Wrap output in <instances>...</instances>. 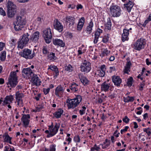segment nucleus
I'll use <instances>...</instances> for the list:
<instances>
[{
    "label": "nucleus",
    "mask_w": 151,
    "mask_h": 151,
    "mask_svg": "<svg viewBox=\"0 0 151 151\" xmlns=\"http://www.w3.org/2000/svg\"><path fill=\"white\" fill-rule=\"evenodd\" d=\"M53 26L54 28L59 32L62 31L63 29V26L58 20L55 19L54 21Z\"/></svg>",
    "instance_id": "obj_13"
},
{
    "label": "nucleus",
    "mask_w": 151,
    "mask_h": 151,
    "mask_svg": "<svg viewBox=\"0 0 151 151\" xmlns=\"http://www.w3.org/2000/svg\"><path fill=\"white\" fill-rule=\"evenodd\" d=\"M86 109V108L85 106H83L82 107V109L80 110L79 111L80 114L81 115L84 114L85 113Z\"/></svg>",
    "instance_id": "obj_46"
},
{
    "label": "nucleus",
    "mask_w": 151,
    "mask_h": 151,
    "mask_svg": "<svg viewBox=\"0 0 151 151\" xmlns=\"http://www.w3.org/2000/svg\"><path fill=\"white\" fill-rule=\"evenodd\" d=\"M83 47V46H82V47H79V49L78 51V55H81L83 53L85 52V50H82V47Z\"/></svg>",
    "instance_id": "obj_42"
},
{
    "label": "nucleus",
    "mask_w": 151,
    "mask_h": 151,
    "mask_svg": "<svg viewBox=\"0 0 151 151\" xmlns=\"http://www.w3.org/2000/svg\"><path fill=\"white\" fill-rule=\"evenodd\" d=\"M52 41L53 44L56 45H58L61 47H64L65 46V44L63 41L58 38L53 39Z\"/></svg>",
    "instance_id": "obj_22"
},
{
    "label": "nucleus",
    "mask_w": 151,
    "mask_h": 151,
    "mask_svg": "<svg viewBox=\"0 0 151 151\" xmlns=\"http://www.w3.org/2000/svg\"><path fill=\"white\" fill-rule=\"evenodd\" d=\"M145 39L143 38H140L138 39L134 43V47L135 50H140L143 49L146 45Z\"/></svg>",
    "instance_id": "obj_9"
},
{
    "label": "nucleus",
    "mask_w": 151,
    "mask_h": 151,
    "mask_svg": "<svg viewBox=\"0 0 151 151\" xmlns=\"http://www.w3.org/2000/svg\"><path fill=\"white\" fill-rule=\"evenodd\" d=\"M41 97V94H38L37 95V96H35V98L37 101H39Z\"/></svg>",
    "instance_id": "obj_64"
},
{
    "label": "nucleus",
    "mask_w": 151,
    "mask_h": 151,
    "mask_svg": "<svg viewBox=\"0 0 151 151\" xmlns=\"http://www.w3.org/2000/svg\"><path fill=\"white\" fill-rule=\"evenodd\" d=\"M82 99L81 96L80 95H78L75 99L70 100H67V102L68 103L67 106L68 109L75 108L79 104L81 101Z\"/></svg>",
    "instance_id": "obj_3"
},
{
    "label": "nucleus",
    "mask_w": 151,
    "mask_h": 151,
    "mask_svg": "<svg viewBox=\"0 0 151 151\" xmlns=\"http://www.w3.org/2000/svg\"><path fill=\"white\" fill-rule=\"evenodd\" d=\"M130 68L125 67V69L124 70V72L125 73L128 74L129 72L130 71Z\"/></svg>",
    "instance_id": "obj_57"
},
{
    "label": "nucleus",
    "mask_w": 151,
    "mask_h": 151,
    "mask_svg": "<svg viewBox=\"0 0 151 151\" xmlns=\"http://www.w3.org/2000/svg\"><path fill=\"white\" fill-rule=\"evenodd\" d=\"M22 72L24 77L27 79H29L34 75L32 70L29 68L23 69Z\"/></svg>",
    "instance_id": "obj_12"
},
{
    "label": "nucleus",
    "mask_w": 151,
    "mask_h": 151,
    "mask_svg": "<svg viewBox=\"0 0 151 151\" xmlns=\"http://www.w3.org/2000/svg\"><path fill=\"white\" fill-rule=\"evenodd\" d=\"M17 1L20 3H27L30 0H17Z\"/></svg>",
    "instance_id": "obj_59"
},
{
    "label": "nucleus",
    "mask_w": 151,
    "mask_h": 151,
    "mask_svg": "<svg viewBox=\"0 0 151 151\" xmlns=\"http://www.w3.org/2000/svg\"><path fill=\"white\" fill-rule=\"evenodd\" d=\"M134 6L133 3L131 1H129L127 3L124 4V6L126 8L127 11L129 12Z\"/></svg>",
    "instance_id": "obj_24"
},
{
    "label": "nucleus",
    "mask_w": 151,
    "mask_h": 151,
    "mask_svg": "<svg viewBox=\"0 0 151 151\" xmlns=\"http://www.w3.org/2000/svg\"><path fill=\"white\" fill-rule=\"evenodd\" d=\"M65 69L66 70L69 72H72L73 70V68L71 65L69 64L68 65L65 66Z\"/></svg>",
    "instance_id": "obj_38"
},
{
    "label": "nucleus",
    "mask_w": 151,
    "mask_h": 151,
    "mask_svg": "<svg viewBox=\"0 0 151 151\" xmlns=\"http://www.w3.org/2000/svg\"><path fill=\"white\" fill-rule=\"evenodd\" d=\"M145 85V82L143 81L140 83L139 86V90L140 91H142L143 90L144 87Z\"/></svg>",
    "instance_id": "obj_49"
},
{
    "label": "nucleus",
    "mask_w": 151,
    "mask_h": 151,
    "mask_svg": "<svg viewBox=\"0 0 151 151\" xmlns=\"http://www.w3.org/2000/svg\"><path fill=\"white\" fill-rule=\"evenodd\" d=\"M74 140L75 142H80V139L78 136H75L74 138Z\"/></svg>",
    "instance_id": "obj_56"
},
{
    "label": "nucleus",
    "mask_w": 151,
    "mask_h": 151,
    "mask_svg": "<svg viewBox=\"0 0 151 151\" xmlns=\"http://www.w3.org/2000/svg\"><path fill=\"white\" fill-rule=\"evenodd\" d=\"M121 14L120 7L116 5L112 4L110 7L109 14L113 17H118Z\"/></svg>",
    "instance_id": "obj_2"
},
{
    "label": "nucleus",
    "mask_w": 151,
    "mask_h": 151,
    "mask_svg": "<svg viewBox=\"0 0 151 151\" xmlns=\"http://www.w3.org/2000/svg\"><path fill=\"white\" fill-rule=\"evenodd\" d=\"M85 21V19L83 17H82L80 19L77 27L78 30L80 31L82 29L84 24Z\"/></svg>",
    "instance_id": "obj_27"
},
{
    "label": "nucleus",
    "mask_w": 151,
    "mask_h": 151,
    "mask_svg": "<svg viewBox=\"0 0 151 151\" xmlns=\"http://www.w3.org/2000/svg\"><path fill=\"white\" fill-rule=\"evenodd\" d=\"M110 53V51L107 49H105L102 51V54L103 56L107 55Z\"/></svg>",
    "instance_id": "obj_48"
},
{
    "label": "nucleus",
    "mask_w": 151,
    "mask_h": 151,
    "mask_svg": "<svg viewBox=\"0 0 151 151\" xmlns=\"http://www.w3.org/2000/svg\"><path fill=\"white\" fill-rule=\"evenodd\" d=\"M65 20L67 23L69 24L70 27L72 26L75 23V18L72 16H68L65 18Z\"/></svg>",
    "instance_id": "obj_23"
},
{
    "label": "nucleus",
    "mask_w": 151,
    "mask_h": 151,
    "mask_svg": "<svg viewBox=\"0 0 151 151\" xmlns=\"http://www.w3.org/2000/svg\"><path fill=\"white\" fill-rule=\"evenodd\" d=\"M93 26V22L92 20H91L90 22L86 28V29L92 32V27Z\"/></svg>",
    "instance_id": "obj_34"
},
{
    "label": "nucleus",
    "mask_w": 151,
    "mask_h": 151,
    "mask_svg": "<svg viewBox=\"0 0 151 151\" xmlns=\"http://www.w3.org/2000/svg\"><path fill=\"white\" fill-rule=\"evenodd\" d=\"M143 131L144 132H146L148 136H149L151 134V129L150 128H144Z\"/></svg>",
    "instance_id": "obj_41"
},
{
    "label": "nucleus",
    "mask_w": 151,
    "mask_h": 151,
    "mask_svg": "<svg viewBox=\"0 0 151 151\" xmlns=\"http://www.w3.org/2000/svg\"><path fill=\"white\" fill-rule=\"evenodd\" d=\"M4 151H15V150L13 147L7 146L5 147Z\"/></svg>",
    "instance_id": "obj_39"
},
{
    "label": "nucleus",
    "mask_w": 151,
    "mask_h": 151,
    "mask_svg": "<svg viewBox=\"0 0 151 151\" xmlns=\"http://www.w3.org/2000/svg\"><path fill=\"white\" fill-rule=\"evenodd\" d=\"M129 128V127L128 126H126L124 128L121 129V133L122 134H123V133L126 131H127V129Z\"/></svg>",
    "instance_id": "obj_54"
},
{
    "label": "nucleus",
    "mask_w": 151,
    "mask_h": 151,
    "mask_svg": "<svg viewBox=\"0 0 151 151\" xmlns=\"http://www.w3.org/2000/svg\"><path fill=\"white\" fill-rule=\"evenodd\" d=\"M40 33L38 32H36L30 36V40L33 42L36 43L39 39Z\"/></svg>",
    "instance_id": "obj_20"
},
{
    "label": "nucleus",
    "mask_w": 151,
    "mask_h": 151,
    "mask_svg": "<svg viewBox=\"0 0 151 151\" xmlns=\"http://www.w3.org/2000/svg\"><path fill=\"white\" fill-rule=\"evenodd\" d=\"M26 21L24 17L17 16V18L16 24L14 25V29L16 31H19L22 30L25 25Z\"/></svg>",
    "instance_id": "obj_4"
},
{
    "label": "nucleus",
    "mask_w": 151,
    "mask_h": 151,
    "mask_svg": "<svg viewBox=\"0 0 151 151\" xmlns=\"http://www.w3.org/2000/svg\"><path fill=\"white\" fill-rule=\"evenodd\" d=\"M43 36L45 38L46 42L49 43L51 41L52 34L51 29L47 28L43 32Z\"/></svg>",
    "instance_id": "obj_10"
},
{
    "label": "nucleus",
    "mask_w": 151,
    "mask_h": 151,
    "mask_svg": "<svg viewBox=\"0 0 151 151\" xmlns=\"http://www.w3.org/2000/svg\"><path fill=\"white\" fill-rule=\"evenodd\" d=\"M134 100V97L133 96H127L126 97L123 98V100L124 102L128 103L130 102H132Z\"/></svg>",
    "instance_id": "obj_31"
},
{
    "label": "nucleus",
    "mask_w": 151,
    "mask_h": 151,
    "mask_svg": "<svg viewBox=\"0 0 151 151\" xmlns=\"http://www.w3.org/2000/svg\"><path fill=\"white\" fill-rule=\"evenodd\" d=\"M91 68V63L86 60H84L81 65V71L87 73L90 71Z\"/></svg>",
    "instance_id": "obj_7"
},
{
    "label": "nucleus",
    "mask_w": 151,
    "mask_h": 151,
    "mask_svg": "<svg viewBox=\"0 0 151 151\" xmlns=\"http://www.w3.org/2000/svg\"><path fill=\"white\" fill-rule=\"evenodd\" d=\"M7 15L8 17L12 18L15 15L17 11V6L12 1H8L7 4Z\"/></svg>",
    "instance_id": "obj_1"
},
{
    "label": "nucleus",
    "mask_w": 151,
    "mask_h": 151,
    "mask_svg": "<svg viewBox=\"0 0 151 151\" xmlns=\"http://www.w3.org/2000/svg\"><path fill=\"white\" fill-rule=\"evenodd\" d=\"M47 57L48 59L52 61L57 60V58L55 56V53L53 52H50V53L49 54L47 55Z\"/></svg>",
    "instance_id": "obj_29"
},
{
    "label": "nucleus",
    "mask_w": 151,
    "mask_h": 151,
    "mask_svg": "<svg viewBox=\"0 0 151 151\" xmlns=\"http://www.w3.org/2000/svg\"><path fill=\"white\" fill-rule=\"evenodd\" d=\"M15 95L16 100L22 99V98L24 96V94L22 93H20L19 91L15 93Z\"/></svg>",
    "instance_id": "obj_32"
},
{
    "label": "nucleus",
    "mask_w": 151,
    "mask_h": 151,
    "mask_svg": "<svg viewBox=\"0 0 151 151\" xmlns=\"http://www.w3.org/2000/svg\"><path fill=\"white\" fill-rule=\"evenodd\" d=\"M17 102V105L20 106H23V100L22 99L20 100H16Z\"/></svg>",
    "instance_id": "obj_51"
},
{
    "label": "nucleus",
    "mask_w": 151,
    "mask_h": 151,
    "mask_svg": "<svg viewBox=\"0 0 151 151\" xmlns=\"http://www.w3.org/2000/svg\"><path fill=\"white\" fill-rule=\"evenodd\" d=\"M111 22L109 18L107 19V23L106 24V28L109 30H111Z\"/></svg>",
    "instance_id": "obj_33"
},
{
    "label": "nucleus",
    "mask_w": 151,
    "mask_h": 151,
    "mask_svg": "<svg viewBox=\"0 0 151 151\" xmlns=\"http://www.w3.org/2000/svg\"><path fill=\"white\" fill-rule=\"evenodd\" d=\"M63 110L61 109H59L58 111L54 114L55 116L57 118H59L60 117L62 114L63 113Z\"/></svg>",
    "instance_id": "obj_30"
},
{
    "label": "nucleus",
    "mask_w": 151,
    "mask_h": 151,
    "mask_svg": "<svg viewBox=\"0 0 151 151\" xmlns=\"http://www.w3.org/2000/svg\"><path fill=\"white\" fill-rule=\"evenodd\" d=\"M91 32L86 29L83 32V35L84 36L88 37Z\"/></svg>",
    "instance_id": "obj_45"
},
{
    "label": "nucleus",
    "mask_w": 151,
    "mask_h": 151,
    "mask_svg": "<svg viewBox=\"0 0 151 151\" xmlns=\"http://www.w3.org/2000/svg\"><path fill=\"white\" fill-rule=\"evenodd\" d=\"M14 97L12 95L7 96H6L3 100V105L5 106L8 104H10L12 103L14 100Z\"/></svg>",
    "instance_id": "obj_17"
},
{
    "label": "nucleus",
    "mask_w": 151,
    "mask_h": 151,
    "mask_svg": "<svg viewBox=\"0 0 151 151\" xmlns=\"http://www.w3.org/2000/svg\"><path fill=\"white\" fill-rule=\"evenodd\" d=\"M96 73L99 77H102L104 76L105 73V71L99 70L97 71Z\"/></svg>",
    "instance_id": "obj_35"
},
{
    "label": "nucleus",
    "mask_w": 151,
    "mask_h": 151,
    "mask_svg": "<svg viewBox=\"0 0 151 151\" xmlns=\"http://www.w3.org/2000/svg\"><path fill=\"white\" fill-rule=\"evenodd\" d=\"M132 29L131 28H130L129 29H127L126 28L124 29L123 32L122 34V40L123 42L128 40L129 31L130 30H131Z\"/></svg>",
    "instance_id": "obj_15"
},
{
    "label": "nucleus",
    "mask_w": 151,
    "mask_h": 151,
    "mask_svg": "<svg viewBox=\"0 0 151 151\" xmlns=\"http://www.w3.org/2000/svg\"><path fill=\"white\" fill-rule=\"evenodd\" d=\"M29 35L28 33L24 34L22 38L18 43V47L21 49H22L24 46L27 44L29 40L28 37Z\"/></svg>",
    "instance_id": "obj_8"
},
{
    "label": "nucleus",
    "mask_w": 151,
    "mask_h": 151,
    "mask_svg": "<svg viewBox=\"0 0 151 151\" xmlns=\"http://www.w3.org/2000/svg\"><path fill=\"white\" fill-rule=\"evenodd\" d=\"M64 89L61 86H58L55 90V95L58 97H60L63 94Z\"/></svg>",
    "instance_id": "obj_16"
},
{
    "label": "nucleus",
    "mask_w": 151,
    "mask_h": 151,
    "mask_svg": "<svg viewBox=\"0 0 151 151\" xmlns=\"http://www.w3.org/2000/svg\"><path fill=\"white\" fill-rule=\"evenodd\" d=\"M99 38V37L96 36H95L94 39L93 41V42L94 43L96 44Z\"/></svg>",
    "instance_id": "obj_63"
},
{
    "label": "nucleus",
    "mask_w": 151,
    "mask_h": 151,
    "mask_svg": "<svg viewBox=\"0 0 151 151\" xmlns=\"http://www.w3.org/2000/svg\"><path fill=\"white\" fill-rule=\"evenodd\" d=\"M131 65V63L130 61H128L125 67L128 68H130V65Z\"/></svg>",
    "instance_id": "obj_62"
},
{
    "label": "nucleus",
    "mask_w": 151,
    "mask_h": 151,
    "mask_svg": "<svg viewBox=\"0 0 151 151\" xmlns=\"http://www.w3.org/2000/svg\"><path fill=\"white\" fill-rule=\"evenodd\" d=\"M133 80V78L132 77H130L128 79L127 83L129 86H131L132 85Z\"/></svg>",
    "instance_id": "obj_47"
},
{
    "label": "nucleus",
    "mask_w": 151,
    "mask_h": 151,
    "mask_svg": "<svg viewBox=\"0 0 151 151\" xmlns=\"http://www.w3.org/2000/svg\"><path fill=\"white\" fill-rule=\"evenodd\" d=\"M78 85L74 83H72L70 86L69 88L73 92H76L78 90Z\"/></svg>",
    "instance_id": "obj_25"
},
{
    "label": "nucleus",
    "mask_w": 151,
    "mask_h": 151,
    "mask_svg": "<svg viewBox=\"0 0 151 151\" xmlns=\"http://www.w3.org/2000/svg\"><path fill=\"white\" fill-rule=\"evenodd\" d=\"M48 69H50L52 71L55 72L56 75L55 76H57L59 75V71L58 68L56 66L50 65L49 66Z\"/></svg>",
    "instance_id": "obj_28"
},
{
    "label": "nucleus",
    "mask_w": 151,
    "mask_h": 151,
    "mask_svg": "<svg viewBox=\"0 0 151 151\" xmlns=\"http://www.w3.org/2000/svg\"><path fill=\"white\" fill-rule=\"evenodd\" d=\"M103 149L109 148L110 146L109 142H104L102 144L100 145Z\"/></svg>",
    "instance_id": "obj_36"
},
{
    "label": "nucleus",
    "mask_w": 151,
    "mask_h": 151,
    "mask_svg": "<svg viewBox=\"0 0 151 151\" xmlns=\"http://www.w3.org/2000/svg\"><path fill=\"white\" fill-rule=\"evenodd\" d=\"M4 139V142H11L12 137H10L7 134H5L3 135Z\"/></svg>",
    "instance_id": "obj_37"
},
{
    "label": "nucleus",
    "mask_w": 151,
    "mask_h": 151,
    "mask_svg": "<svg viewBox=\"0 0 151 151\" xmlns=\"http://www.w3.org/2000/svg\"><path fill=\"white\" fill-rule=\"evenodd\" d=\"M50 90V88H43V91L45 94H47L49 92Z\"/></svg>",
    "instance_id": "obj_55"
},
{
    "label": "nucleus",
    "mask_w": 151,
    "mask_h": 151,
    "mask_svg": "<svg viewBox=\"0 0 151 151\" xmlns=\"http://www.w3.org/2000/svg\"><path fill=\"white\" fill-rule=\"evenodd\" d=\"M20 55L26 59H32L35 55L34 51L28 49H24L19 53Z\"/></svg>",
    "instance_id": "obj_5"
},
{
    "label": "nucleus",
    "mask_w": 151,
    "mask_h": 151,
    "mask_svg": "<svg viewBox=\"0 0 151 151\" xmlns=\"http://www.w3.org/2000/svg\"><path fill=\"white\" fill-rule=\"evenodd\" d=\"M120 134L119 132H118L117 130H116L114 134V136L116 137H117L119 136V135Z\"/></svg>",
    "instance_id": "obj_61"
},
{
    "label": "nucleus",
    "mask_w": 151,
    "mask_h": 151,
    "mask_svg": "<svg viewBox=\"0 0 151 151\" xmlns=\"http://www.w3.org/2000/svg\"><path fill=\"white\" fill-rule=\"evenodd\" d=\"M109 38V35L107 34L106 35H105L104 36L102 41L104 43H106L108 41Z\"/></svg>",
    "instance_id": "obj_43"
},
{
    "label": "nucleus",
    "mask_w": 151,
    "mask_h": 151,
    "mask_svg": "<svg viewBox=\"0 0 151 151\" xmlns=\"http://www.w3.org/2000/svg\"><path fill=\"white\" fill-rule=\"evenodd\" d=\"M106 68L105 65H103L101 66L99 70L105 71L106 70Z\"/></svg>",
    "instance_id": "obj_60"
},
{
    "label": "nucleus",
    "mask_w": 151,
    "mask_h": 151,
    "mask_svg": "<svg viewBox=\"0 0 151 151\" xmlns=\"http://www.w3.org/2000/svg\"><path fill=\"white\" fill-rule=\"evenodd\" d=\"M78 76L81 82L84 85H85L88 83L89 81L86 77L82 73H79L78 75Z\"/></svg>",
    "instance_id": "obj_21"
},
{
    "label": "nucleus",
    "mask_w": 151,
    "mask_h": 151,
    "mask_svg": "<svg viewBox=\"0 0 151 151\" xmlns=\"http://www.w3.org/2000/svg\"><path fill=\"white\" fill-rule=\"evenodd\" d=\"M0 14L4 16L6 15V13L2 8H0Z\"/></svg>",
    "instance_id": "obj_53"
},
{
    "label": "nucleus",
    "mask_w": 151,
    "mask_h": 151,
    "mask_svg": "<svg viewBox=\"0 0 151 151\" xmlns=\"http://www.w3.org/2000/svg\"><path fill=\"white\" fill-rule=\"evenodd\" d=\"M30 118V116L29 114L23 115L21 119V120L25 127H28L30 121L29 119Z\"/></svg>",
    "instance_id": "obj_14"
},
{
    "label": "nucleus",
    "mask_w": 151,
    "mask_h": 151,
    "mask_svg": "<svg viewBox=\"0 0 151 151\" xmlns=\"http://www.w3.org/2000/svg\"><path fill=\"white\" fill-rule=\"evenodd\" d=\"M17 75H16L15 72H11L10 76L8 79V82L7 84L9 87L10 85L11 87H15L17 83Z\"/></svg>",
    "instance_id": "obj_6"
},
{
    "label": "nucleus",
    "mask_w": 151,
    "mask_h": 151,
    "mask_svg": "<svg viewBox=\"0 0 151 151\" xmlns=\"http://www.w3.org/2000/svg\"><path fill=\"white\" fill-rule=\"evenodd\" d=\"M53 125L52 123V124L49 126V129L50 133L48 135V137H51L53 136L57 133L59 128V125L58 124L56 123L54 127L53 128Z\"/></svg>",
    "instance_id": "obj_11"
},
{
    "label": "nucleus",
    "mask_w": 151,
    "mask_h": 151,
    "mask_svg": "<svg viewBox=\"0 0 151 151\" xmlns=\"http://www.w3.org/2000/svg\"><path fill=\"white\" fill-rule=\"evenodd\" d=\"M112 79L115 85L117 86H120V84L122 83V80L119 76H113L112 77Z\"/></svg>",
    "instance_id": "obj_18"
},
{
    "label": "nucleus",
    "mask_w": 151,
    "mask_h": 151,
    "mask_svg": "<svg viewBox=\"0 0 151 151\" xmlns=\"http://www.w3.org/2000/svg\"><path fill=\"white\" fill-rule=\"evenodd\" d=\"M5 44L2 42H0V50L1 51L3 50Z\"/></svg>",
    "instance_id": "obj_58"
},
{
    "label": "nucleus",
    "mask_w": 151,
    "mask_h": 151,
    "mask_svg": "<svg viewBox=\"0 0 151 151\" xmlns=\"http://www.w3.org/2000/svg\"><path fill=\"white\" fill-rule=\"evenodd\" d=\"M122 121L126 123L127 124L129 122V119L128 118L127 116H126L123 118Z\"/></svg>",
    "instance_id": "obj_50"
},
{
    "label": "nucleus",
    "mask_w": 151,
    "mask_h": 151,
    "mask_svg": "<svg viewBox=\"0 0 151 151\" xmlns=\"http://www.w3.org/2000/svg\"><path fill=\"white\" fill-rule=\"evenodd\" d=\"M109 87L110 85L107 84L106 82H104L101 85V90L102 91L105 92L108 91H109Z\"/></svg>",
    "instance_id": "obj_26"
},
{
    "label": "nucleus",
    "mask_w": 151,
    "mask_h": 151,
    "mask_svg": "<svg viewBox=\"0 0 151 151\" xmlns=\"http://www.w3.org/2000/svg\"><path fill=\"white\" fill-rule=\"evenodd\" d=\"M6 52L5 51H3L2 53L1 54L0 56V58H1V60L2 61H3L5 60L6 58Z\"/></svg>",
    "instance_id": "obj_44"
},
{
    "label": "nucleus",
    "mask_w": 151,
    "mask_h": 151,
    "mask_svg": "<svg viewBox=\"0 0 151 151\" xmlns=\"http://www.w3.org/2000/svg\"><path fill=\"white\" fill-rule=\"evenodd\" d=\"M31 82L33 85L36 86L40 85L41 83L40 80L36 74L33 75L32 76L31 78Z\"/></svg>",
    "instance_id": "obj_19"
},
{
    "label": "nucleus",
    "mask_w": 151,
    "mask_h": 151,
    "mask_svg": "<svg viewBox=\"0 0 151 151\" xmlns=\"http://www.w3.org/2000/svg\"><path fill=\"white\" fill-rule=\"evenodd\" d=\"M55 145H51L50 147V151H55Z\"/></svg>",
    "instance_id": "obj_52"
},
{
    "label": "nucleus",
    "mask_w": 151,
    "mask_h": 151,
    "mask_svg": "<svg viewBox=\"0 0 151 151\" xmlns=\"http://www.w3.org/2000/svg\"><path fill=\"white\" fill-rule=\"evenodd\" d=\"M48 48L46 46H43L42 47V51L43 53L45 55H47L49 53V51Z\"/></svg>",
    "instance_id": "obj_40"
}]
</instances>
